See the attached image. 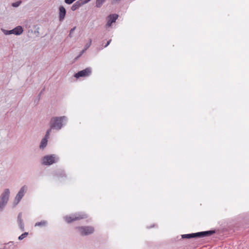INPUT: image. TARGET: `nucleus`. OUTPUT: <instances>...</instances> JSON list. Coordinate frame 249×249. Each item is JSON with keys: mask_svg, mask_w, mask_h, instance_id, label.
Here are the masks:
<instances>
[{"mask_svg": "<svg viewBox=\"0 0 249 249\" xmlns=\"http://www.w3.org/2000/svg\"><path fill=\"white\" fill-rule=\"evenodd\" d=\"M91 40H90V42H89V43L88 45L87 46V47L85 49V50H86L87 49H88L89 46L90 45H91Z\"/></svg>", "mask_w": 249, "mask_h": 249, "instance_id": "4be33fe9", "label": "nucleus"}, {"mask_svg": "<svg viewBox=\"0 0 249 249\" xmlns=\"http://www.w3.org/2000/svg\"><path fill=\"white\" fill-rule=\"evenodd\" d=\"M111 39L109 40L107 42V44H106V45H105V47H107V46L110 44V43L111 42Z\"/></svg>", "mask_w": 249, "mask_h": 249, "instance_id": "412c9836", "label": "nucleus"}, {"mask_svg": "<svg viewBox=\"0 0 249 249\" xmlns=\"http://www.w3.org/2000/svg\"><path fill=\"white\" fill-rule=\"evenodd\" d=\"M65 119V117L64 116L53 118L50 122L51 128L50 129H60L62 126V121Z\"/></svg>", "mask_w": 249, "mask_h": 249, "instance_id": "f03ea898", "label": "nucleus"}, {"mask_svg": "<svg viewBox=\"0 0 249 249\" xmlns=\"http://www.w3.org/2000/svg\"><path fill=\"white\" fill-rule=\"evenodd\" d=\"M214 233L213 231H206L199 232L195 233L187 234L182 235V238H191L195 237H201L210 235Z\"/></svg>", "mask_w": 249, "mask_h": 249, "instance_id": "7ed1b4c3", "label": "nucleus"}, {"mask_svg": "<svg viewBox=\"0 0 249 249\" xmlns=\"http://www.w3.org/2000/svg\"><path fill=\"white\" fill-rule=\"evenodd\" d=\"M12 31H14V34L16 35H20L22 33L23 29L21 26H18L16 27L15 28H14V29H13Z\"/></svg>", "mask_w": 249, "mask_h": 249, "instance_id": "ddd939ff", "label": "nucleus"}, {"mask_svg": "<svg viewBox=\"0 0 249 249\" xmlns=\"http://www.w3.org/2000/svg\"><path fill=\"white\" fill-rule=\"evenodd\" d=\"M10 192L8 189H6L1 196V202H0V209L2 208L7 203L9 196Z\"/></svg>", "mask_w": 249, "mask_h": 249, "instance_id": "6e6552de", "label": "nucleus"}, {"mask_svg": "<svg viewBox=\"0 0 249 249\" xmlns=\"http://www.w3.org/2000/svg\"><path fill=\"white\" fill-rule=\"evenodd\" d=\"M118 15L116 14H110L108 16L107 18V23L106 24V28H109L111 26L113 23L115 22L118 18Z\"/></svg>", "mask_w": 249, "mask_h": 249, "instance_id": "423d86ee", "label": "nucleus"}, {"mask_svg": "<svg viewBox=\"0 0 249 249\" xmlns=\"http://www.w3.org/2000/svg\"><path fill=\"white\" fill-rule=\"evenodd\" d=\"M18 223H19V226L20 227V228L23 230V224L22 222V220H21V215L20 214H19L18 216Z\"/></svg>", "mask_w": 249, "mask_h": 249, "instance_id": "2eb2a0df", "label": "nucleus"}, {"mask_svg": "<svg viewBox=\"0 0 249 249\" xmlns=\"http://www.w3.org/2000/svg\"><path fill=\"white\" fill-rule=\"evenodd\" d=\"M46 224V222L45 221H42L36 223L35 224L36 226H44Z\"/></svg>", "mask_w": 249, "mask_h": 249, "instance_id": "dca6fc26", "label": "nucleus"}, {"mask_svg": "<svg viewBox=\"0 0 249 249\" xmlns=\"http://www.w3.org/2000/svg\"><path fill=\"white\" fill-rule=\"evenodd\" d=\"M88 217V216L85 213H77L73 214L71 215H67L64 217L65 221L68 223H71L75 221L80 220L81 219H85Z\"/></svg>", "mask_w": 249, "mask_h": 249, "instance_id": "f257e3e1", "label": "nucleus"}, {"mask_svg": "<svg viewBox=\"0 0 249 249\" xmlns=\"http://www.w3.org/2000/svg\"><path fill=\"white\" fill-rule=\"evenodd\" d=\"M51 132V129H49L47 132H46V135L44 137V138H43L42 141H41V143H40V148H44L45 147L47 144V142H48V139L49 138V135H50V133Z\"/></svg>", "mask_w": 249, "mask_h": 249, "instance_id": "9d476101", "label": "nucleus"}, {"mask_svg": "<svg viewBox=\"0 0 249 249\" xmlns=\"http://www.w3.org/2000/svg\"><path fill=\"white\" fill-rule=\"evenodd\" d=\"M59 19L60 20H63L65 17V15H66V10H65V8L62 6H61L59 7Z\"/></svg>", "mask_w": 249, "mask_h": 249, "instance_id": "9b49d317", "label": "nucleus"}, {"mask_svg": "<svg viewBox=\"0 0 249 249\" xmlns=\"http://www.w3.org/2000/svg\"><path fill=\"white\" fill-rule=\"evenodd\" d=\"M105 0H96V6L98 8L101 7Z\"/></svg>", "mask_w": 249, "mask_h": 249, "instance_id": "4468645a", "label": "nucleus"}, {"mask_svg": "<svg viewBox=\"0 0 249 249\" xmlns=\"http://www.w3.org/2000/svg\"><path fill=\"white\" fill-rule=\"evenodd\" d=\"M114 0L115 1H120V0Z\"/></svg>", "mask_w": 249, "mask_h": 249, "instance_id": "b1692460", "label": "nucleus"}, {"mask_svg": "<svg viewBox=\"0 0 249 249\" xmlns=\"http://www.w3.org/2000/svg\"><path fill=\"white\" fill-rule=\"evenodd\" d=\"M28 234V232H24V233L22 234L18 237V239L20 240H22L23 239H24V238H25L27 236Z\"/></svg>", "mask_w": 249, "mask_h": 249, "instance_id": "f3484780", "label": "nucleus"}, {"mask_svg": "<svg viewBox=\"0 0 249 249\" xmlns=\"http://www.w3.org/2000/svg\"><path fill=\"white\" fill-rule=\"evenodd\" d=\"M83 5V3L81 2L80 0L76 1L71 7V9L72 11H75L76 9H78L80 7H81Z\"/></svg>", "mask_w": 249, "mask_h": 249, "instance_id": "f8f14e48", "label": "nucleus"}, {"mask_svg": "<svg viewBox=\"0 0 249 249\" xmlns=\"http://www.w3.org/2000/svg\"><path fill=\"white\" fill-rule=\"evenodd\" d=\"M13 30L10 31H6L4 32V34L5 35H10V34H14V31H12Z\"/></svg>", "mask_w": 249, "mask_h": 249, "instance_id": "6ab92c4d", "label": "nucleus"}, {"mask_svg": "<svg viewBox=\"0 0 249 249\" xmlns=\"http://www.w3.org/2000/svg\"><path fill=\"white\" fill-rule=\"evenodd\" d=\"M79 232L82 235H87L92 233L94 229L91 226H81L77 228Z\"/></svg>", "mask_w": 249, "mask_h": 249, "instance_id": "20e7f679", "label": "nucleus"}, {"mask_svg": "<svg viewBox=\"0 0 249 249\" xmlns=\"http://www.w3.org/2000/svg\"><path fill=\"white\" fill-rule=\"evenodd\" d=\"M75 29V27H74L73 28L71 29V30L70 31V34H71L74 31Z\"/></svg>", "mask_w": 249, "mask_h": 249, "instance_id": "5701e85b", "label": "nucleus"}, {"mask_svg": "<svg viewBox=\"0 0 249 249\" xmlns=\"http://www.w3.org/2000/svg\"><path fill=\"white\" fill-rule=\"evenodd\" d=\"M91 73V69L87 68L82 71H81L74 74V77L78 78L80 77H86L89 76Z\"/></svg>", "mask_w": 249, "mask_h": 249, "instance_id": "0eeeda50", "label": "nucleus"}, {"mask_svg": "<svg viewBox=\"0 0 249 249\" xmlns=\"http://www.w3.org/2000/svg\"><path fill=\"white\" fill-rule=\"evenodd\" d=\"M55 162L56 157L54 155L45 156L42 160V163L46 165H51Z\"/></svg>", "mask_w": 249, "mask_h": 249, "instance_id": "39448f33", "label": "nucleus"}, {"mask_svg": "<svg viewBox=\"0 0 249 249\" xmlns=\"http://www.w3.org/2000/svg\"><path fill=\"white\" fill-rule=\"evenodd\" d=\"M26 189H27V187L25 186H23L21 188V189L20 190V191H19V192L18 193V194H17V195L16 197V198H15V201H16V204H17L20 201V200L21 199V198H22V197L24 196V193H25Z\"/></svg>", "mask_w": 249, "mask_h": 249, "instance_id": "1a4fd4ad", "label": "nucleus"}, {"mask_svg": "<svg viewBox=\"0 0 249 249\" xmlns=\"http://www.w3.org/2000/svg\"><path fill=\"white\" fill-rule=\"evenodd\" d=\"M21 3V1H18L16 2L12 3V6L13 7H18L20 4Z\"/></svg>", "mask_w": 249, "mask_h": 249, "instance_id": "a211bd4d", "label": "nucleus"}, {"mask_svg": "<svg viewBox=\"0 0 249 249\" xmlns=\"http://www.w3.org/2000/svg\"><path fill=\"white\" fill-rule=\"evenodd\" d=\"M90 0H80L81 2L83 3V5L86 4V3L89 2Z\"/></svg>", "mask_w": 249, "mask_h": 249, "instance_id": "aec40b11", "label": "nucleus"}]
</instances>
